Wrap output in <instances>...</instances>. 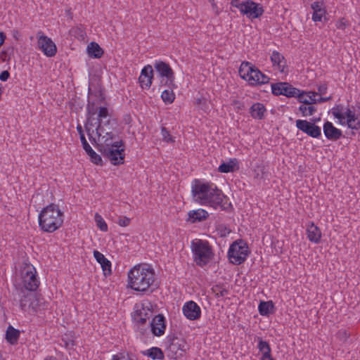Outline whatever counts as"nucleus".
<instances>
[{
	"label": "nucleus",
	"instance_id": "obj_17",
	"mask_svg": "<svg viewBox=\"0 0 360 360\" xmlns=\"http://www.w3.org/2000/svg\"><path fill=\"white\" fill-rule=\"evenodd\" d=\"M188 349L189 345L183 338H173L169 346V351L174 353L176 356H182Z\"/></svg>",
	"mask_w": 360,
	"mask_h": 360
},
{
	"label": "nucleus",
	"instance_id": "obj_39",
	"mask_svg": "<svg viewBox=\"0 0 360 360\" xmlns=\"http://www.w3.org/2000/svg\"><path fill=\"white\" fill-rule=\"evenodd\" d=\"M97 107L95 105V103L94 101H88V103L86 105V112H87V120L90 117V122H93V120H94V118L92 117L96 114L97 112Z\"/></svg>",
	"mask_w": 360,
	"mask_h": 360
},
{
	"label": "nucleus",
	"instance_id": "obj_12",
	"mask_svg": "<svg viewBox=\"0 0 360 360\" xmlns=\"http://www.w3.org/2000/svg\"><path fill=\"white\" fill-rule=\"evenodd\" d=\"M271 93L275 96H284L287 98H295L299 89L286 82H280L271 84Z\"/></svg>",
	"mask_w": 360,
	"mask_h": 360
},
{
	"label": "nucleus",
	"instance_id": "obj_14",
	"mask_svg": "<svg viewBox=\"0 0 360 360\" xmlns=\"http://www.w3.org/2000/svg\"><path fill=\"white\" fill-rule=\"evenodd\" d=\"M38 47L47 57H53L57 52V47L51 38L44 35L42 32L37 33Z\"/></svg>",
	"mask_w": 360,
	"mask_h": 360
},
{
	"label": "nucleus",
	"instance_id": "obj_31",
	"mask_svg": "<svg viewBox=\"0 0 360 360\" xmlns=\"http://www.w3.org/2000/svg\"><path fill=\"white\" fill-rule=\"evenodd\" d=\"M20 337V331L18 329L14 328L12 326H9L7 328L6 333V340L11 345L17 343Z\"/></svg>",
	"mask_w": 360,
	"mask_h": 360
},
{
	"label": "nucleus",
	"instance_id": "obj_26",
	"mask_svg": "<svg viewBox=\"0 0 360 360\" xmlns=\"http://www.w3.org/2000/svg\"><path fill=\"white\" fill-rule=\"evenodd\" d=\"M313 10L312 20L314 22H321L325 17L326 11L323 2L315 1L311 4Z\"/></svg>",
	"mask_w": 360,
	"mask_h": 360
},
{
	"label": "nucleus",
	"instance_id": "obj_8",
	"mask_svg": "<svg viewBox=\"0 0 360 360\" xmlns=\"http://www.w3.org/2000/svg\"><path fill=\"white\" fill-rule=\"evenodd\" d=\"M231 4L250 20L259 18L264 13L262 6L252 1L247 0L240 2L238 0H233Z\"/></svg>",
	"mask_w": 360,
	"mask_h": 360
},
{
	"label": "nucleus",
	"instance_id": "obj_13",
	"mask_svg": "<svg viewBox=\"0 0 360 360\" xmlns=\"http://www.w3.org/2000/svg\"><path fill=\"white\" fill-rule=\"evenodd\" d=\"M300 103L303 104L322 103L331 99V96H318V94L312 91H303L299 89L297 96L295 97Z\"/></svg>",
	"mask_w": 360,
	"mask_h": 360
},
{
	"label": "nucleus",
	"instance_id": "obj_49",
	"mask_svg": "<svg viewBox=\"0 0 360 360\" xmlns=\"http://www.w3.org/2000/svg\"><path fill=\"white\" fill-rule=\"evenodd\" d=\"M80 141L82 142V147L86 153L88 152H89L91 150H92V148L88 143L84 135H82V138H80Z\"/></svg>",
	"mask_w": 360,
	"mask_h": 360
},
{
	"label": "nucleus",
	"instance_id": "obj_11",
	"mask_svg": "<svg viewBox=\"0 0 360 360\" xmlns=\"http://www.w3.org/2000/svg\"><path fill=\"white\" fill-rule=\"evenodd\" d=\"M272 70L275 75L286 76L289 72V68L285 57L277 51H274L270 55Z\"/></svg>",
	"mask_w": 360,
	"mask_h": 360
},
{
	"label": "nucleus",
	"instance_id": "obj_5",
	"mask_svg": "<svg viewBox=\"0 0 360 360\" xmlns=\"http://www.w3.org/2000/svg\"><path fill=\"white\" fill-rule=\"evenodd\" d=\"M239 75L251 86H259L269 83V76L261 72L250 62H243L239 68Z\"/></svg>",
	"mask_w": 360,
	"mask_h": 360
},
{
	"label": "nucleus",
	"instance_id": "obj_25",
	"mask_svg": "<svg viewBox=\"0 0 360 360\" xmlns=\"http://www.w3.org/2000/svg\"><path fill=\"white\" fill-rule=\"evenodd\" d=\"M207 212L203 209H198L197 210H191L188 213V218L186 221L191 224L200 222L205 220L208 217Z\"/></svg>",
	"mask_w": 360,
	"mask_h": 360
},
{
	"label": "nucleus",
	"instance_id": "obj_45",
	"mask_svg": "<svg viewBox=\"0 0 360 360\" xmlns=\"http://www.w3.org/2000/svg\"><path fill=\"white\" fill-rule=\"evenodd\" d=\"M32 300L30 303V309H32L34 311H37L40 307V300L37 297L36 294L33 293V297L31 298Z\"/></svg>",
	"mask_w": 360,
	"mask_h": 360
},
{
	"label": "nucleus",
	"instance_id": "obj_24",
	"mask_svg": "<svg viewBox=\"0 0 360 360\" xmlns=\"http://www.w3.org/2000/svg\"><path fill=\"white\" fill-rule=\"evenodd\" d=\"M94 257L101 264L105 276H110L112 274L111 262L99 251H94Z\"/></svg>",
	"mask_w": 360,
	"mask_h": 360
},
{
	"label": "nucleus",
	"instance_id": "obj_47",
	"mask_svg": "<svg viewBox=\"0 0 360 360\" xmlns=\"http://www.w3.org/2000/svg\"><path fill=\"white\" fill-rule=\"evenodd\" d=\"M109 117L108 110L106 107H100L98 113V119L107 120Z\"/></svg>",
	"mask_w": 360,
	"mask_h": 360
},
{
	"label": "nucleus",
	"instance_id": "obj_51",
	"mask_svg": "<svg viewBox=\"0 0 360 360\" xmlns=\"http://www.w3.org/2000/svg\"><path fill=\"white\" fill-rule=\"evenodd\" d=\"M328 87L326 84H321L318 86V96H322L327 93Z\"/></svg>",
	"mask_w": 360,
	"mask_h": 360
},
{
	"label": "nucleus",
	"instance_id": "obj_3",
	"mask_svg": "<svg viewBox=\"0 0 360 360\" xmlns=\"http://www.w3.org/2000/svg\"><path fill=\"white\" fill-rule=\"evenodd\" d=\"M328 114L339 125L347 127L352 130L360 129V108L359 107L336 104L328 111Z\"/></svg>",
	"mask_w": 360,
	"mask_h": 360
},
{
	"label": "nucleus",
	"instance_id": "obj_29",
	"mask_svg": "<svg viewBox=\"0 0 360 360\" xmlns=\"http://www.w3.org/2000/svg\"><path fill=\"white\" fill-rule=\"evenodd\" d=\"M112 139L106 138V136H102L98 137L99 143H96V148L97 150L102 154L103 152V149L109 150L113 148V142Z\"/></svg>",
	"mask_w": 360,
	"mask_h": 360
},
{
	"label": "nucleus",
	"instance_id": "obj_23",
	"mask_svg": "<svg viewBox=\"0 0 360 360\" xmlns=\"http://www.w3.org/2000/svg\"><path fill=\"white\" fill-rule=\"evenodd\" d=\"M266 108L265 105L262 103H253L250 109L249 113L250 116L255 120H262L266 115Z\"/></svg>",
	"mask_w": 360,
	"mask_h": 360
},
{
	"label": "nucleus",
	"instance_id": "obj_34",
	"mask_svg": "<svg viewBox=\"0 0 360 360\" xmlns=\"http://www.w3.org/2000/svg\"><path fill=\"white\" fill-rule=\"evenodd\" d=\"M150 316L148 312L145 311V309L137 310L134 314V320L139 324H145Z\"/></svg>",
	"mask_w": 360,
	"mask_h": 360
},
{
	"label": "nucleus",
	"instance_id": "obj_6",
	"mask_svg": "<svg viewBox=\"0 0 360 360\" xmlns=\"http://www.w3.org/2000/svg\"><path fill=\"white\" fill-rule=\"evenodd\" d=\"M194 262L198 266H203L210 262L212 252L209 243L205 240H196L191 243Z\"/></svg>",
	"mask_w": 360,
	"mask_h": 360
},
{
	"label": "nucleus",
	"instance_id": "obj_35",
	"mask_svg": "<svg viewBox=\"0 0 360 360\" xmlns=\"http://www.w3.org/2000/svg\"><path fill=\"white\" fill-rule=\"evenodd\" d=\"M33 297V292H28L27 294L24 295L23 297L20 299V306L22 310L27 311L30 309V303L32 302L31 298Z\"/></svg>",
	"mask_w": 360,
	"mask_h": 360
},
{
	"label": "nucleus",
	"instance_id": "obj_57",
	"mask_svg": "<svg viewBox=\"0 0 360 360\" xmlns=\"http://www.w3.org/2000/svg\"><path fill=\"white\" fill-rule=\"evenodd\" d=\"M77 130L79 134V138H82V135H84L82 127L80 124L77 126Z\"/></svg>",
	"mask_w": 360,
	"mask_h": 360
},
{
	"label": "nucleus",
	"instance_id": "obj_28",
	"mask_svg": "<svg viewBox=\"0 0 360 360\" xmlns=\"http://www.w3.org/2000/svg\"><path fill=\"white\" fill-rule=\"evenodd\" d=\"M87 52L91 58H100L103 55L102 48L94 41L91 42L87 46Z\"/></svg>",
	"mask_w": 360,
	"mask_h": 360
},
{
	"label": "nucleus",
	"instance_id": "obj_10",
	"mask_svg": "<svg viewBox=\"0 0 360 360\" xmlns=\"http://www.w3.org/2000/svg\"><path fill=\"white\" fill-rule=\"evenodd\" d=\"M154 68L163 79L161 84L165 86H174V72L169 65L162 60H155Z\"/></svg>",
	"mask_w": 360,
	"mask_h": 360
},
{
	"label": "nucleus",
	"instance_id": "obj_37",
	"mask_svg": "<svg viewBox=\"0 0 360 360\" xmlns=\"http://www.w3.org/2000/svg\"><path fill=\"white\" fill-rule=\"evenodd\" d=\"M161 98L165 103L171 104L175 99V94L172 89H165L162 92Z\"/></svg>",
	"mask_w": 360,
	"mask_h": 360
},
{
	"label": "nucleus",
	"instance_id": "obj_48",
	"mask_svg": "<svg viewBox=\"0 0 360 360\" xmlns=\"http://www.w3.org/2000/svg\"><path fill=\"white\" fill-rule=\"evenodd\" d=\"M62 340L65 342L66 347H72L75 345V341L72 337L65 335L62 338Z\"/></svg>",
	"mask_w": 360,
	"mask_h": 360
},
{
	"label": "nucleus",
	"instance_id": "obj_42",
	"mask_svg": "<svg viewBox=\"0 0 360 360\" xmlns=\"http://www.w3.org/2000/svg\"><path fill=\"white\" fill-rule=\"evenodd\" d=\"M89 155L91 161L97 165H102L103 160L101 157L97 154L93 149L87 153Z\"/></svg>",
	"mask_w": 360,
	"mask_h": 360
},
{
	"label": "nucleus",
	"instance_id": "obj_38",
	"mask_svg": "<svg viewBox=\"0 0 360 360\" xmlns=\"http://www.w3.org/2000/svg\"><path fill=\"white\" fill-rule=\"evenodd\" d=\"M90 117L86 120V123L84 125L85 129L86 131L87 135L89 136V139L90 141L94 144L95 146H96V140L95 138L92 136V134L94 132V130L92 129V127H94V123L90 122Z\"/></svg>",
	"mask_w": 360,
	"mask_h": 360
},
{
	"label": "nucleus",
	"instance_id": "obj_40",
	"mask_svg": "<svg viewBox=\"0 0 360 360\" xmlns=\"http://www.w3.org/2000/svg\"><path fill=\"white\" fill-rule=\"evenodd\" d=\"M95 221L96 223V226L100 229L102 231H108V225L105 223V220L103 219V217L98 213H96L95 217Z\"/></svg>",
	"mask_w": 360,
	"mask_h": 360
},
{
	"label": "nucleus",
	"instance_id": "obj_36",
	"mask_svg": "<svg viewBox=\"0 0 360 360\" xmlns=\"http://www.w3.org/2000/svg\"><path fill=\"white\" fill-rule=\"evenodd\" d=\"M306 105L307 104L301 105L298 108L300 112L302 113V115L303 117H308L314 115V113L316 111V108L311 105V104L309 105Z\"/></svg>",
	"mask_w": 360,
	"mask_h": 360
},
{
	"label": "nucleus",
	"instance_id": "obj_41",
	"mask_svg": "<svg viewBox=\"0 0 360 360\" xmlns=\"http://www.w3.org/2000/svg\"><path fill=\"white\" fill-rule=\"evenodd\" d=\"M162 140L167 143H174L175 138L170 135L169 131L165 127H161Z\"/></svg>",
	"mask_w": 360,
	"mask_h": 360
},
{
	"label": "nucleus",
	"instance_id": "obj_4",
	"mask_svg": "<svg viewBox=\"0 0 360 360\" xmlns=\"http://www.w3.org/2000/svg\"><path fill=\"white\" fill-rule=\"evenodd\" d=\"M38 221L41 231L53 233L62 226L64 214L58 205L51 203L41 210L39 214Z\"/></svg>",
	"mask_w": 360,
	"mask_h": 360
},
{
	"label": "nucleus",
	"instance_id": "obj_56",
	"mask_svg": "<svg viewBox=\"0 0 360 360\" xmlns=\"http://www.w3.org/2000/svg\"><path fill=\"white\" fill-rule=\"evenodd\" d=\"M218 170H219V172H220L221 173H225V162L224 161H222V162L221 163V165H219V167L218 168Z\"/></svg>",
	"mask_w": 360,
	"mask_h": 360
},
{
	"label": "nucleus",
	"instance_id": "obj_18",
	"mask_svg": "<svg viewBox=\"0 0 360 360\" xmlns=\"http://www.w3.org/2000/svg\"><path fill=\"white\" fill-rule=\"evenodd\" d=\"M183 313L189 320H196L200 317V307L193 301H188L183 306Z\"/></svg>",
	"mask_w": 360,
	"mask_h": 360
},
{
	"label": "nucleus",
	"instance_id": "obj_2",
	"mask_svg": "<svg viewBox=\"0 0 360 360\" xmlns=\"http://www.w3.org/2000/svg\"><path fill=\"white\" fill-rule=\"evenodd\" d=\"M128 285L135 291L145 292L148 290L153 292L158 288L155 274L148 264H139L128 272Z\"/></svg>",
	"mask_w": 360,
	"mask_h": 360
},
{
	"label": "nucleus",
	"instance_id": "obj_53",
	"mask_svg": "<svg viewBox=\"0 0 360 360\" xmlns=\"http://www.w3.org/2000/svg\"><path fill=\"white\" fill-rule=\"evenodd\" d=\"M102 136H106V138L112 139L115 138V135L112 133V129H109V131H104L102 132Z\"/></svg>",
	"mask_w": 360,
	"mask_h": 360
},
{
	"label": "nucleus",
	"instance_id": "obj_55",
	"mask_svg": "<svg viewBox=\"0 0 360 360\" xmlns=\"http://www.w3.org/2000/svg\"><path fill=\"white\" fill-rule=\"evenodd\" d=\"M112 360H132L124 356H118L117 355H113Z\"/></svg>",
	"mask_w": 360,
	"mask_h": 360
},
{
	"label": "nucleus",
	"instance_id": "obj_19",
	"mask_svg": "<svg viewBox=\"0 0 360 360\" xmlns=\"http://www.w3.org/2000/svg\"><path fill=\"white\" fill-rule=\"evenodd\" d=\"M152 333L155 336H161L166 328V319L165 316L159 314L156 315L150 323Z\"/></svg>",
	"mask_w": 360,
	"mask_h": 360
},
{
	"label": "nucleus",
	"instance_id": "obj_50",
	"mask_svg": "<svg viewBox=\"0 0 360 360\" xmlns=\"http://www.w3.org/2000/svg\"><path fill=\"white\" fill-rule=\"evenodd\" d=\"M131 219L127 217H120L118 224L121 226H127L129 224Z\"/></svg>",
	"mask_w": 360,
	"mask_h": 360
},
{
	"label": "nucleus",
	"instance_id": "obj_33",
	"mask_svg": "<svg viewBox=\"0 0 360 360\" xmlns=\"http://www.w3.org/2000/svg\"><path fill=\"white\" fill-rule=\"evenodd\" d=\"M257 348L259 351L262 353L261 358L268 359L269 358L270 356H271V349L269 344L266 341L262 340V339H259Z\"/></svg>",
	"mask_w": 360,
	"mask_h": 360
},
{
	"label": "nucleus",
	"instance_id": "obj_46",
	"mask_svg": "<svg viewBox=\"0 0 360 360\" xmlns=\"http://www.w3.org/2000/svg\"><path fill=\"white\" fill-rule=\"evenodd\" d=\"M212 291L215 294V295L218 297L223 298L224 295L225 288L223 286L219 285H216L212 288Z\"/></svg>",
	"mask_w": 360,
	"mask_h": 360
},
{
	"label": "nucleus",
	"instance_id": "obj_52",
	"mask_svg": "<svg viewBox=\"0 0 360 360\" xmlns=\"http://www.w3.org/2000/svg\"><path fill=\"white\" fill-rule=\"evenodd\" d=\"M10 77V72L8 70H4L0 74V80L6 82Z\"/></svg>",
	"mask_w": 360,
	"mask_h": 360
},
{
	"label": "nucleus",
	"instance_id": "obj_27",
	"mask_svg": "<svg viewBox=\"0 0 360 360\" xmlns=\"http://www.w3.org/2000/svg\"><path fill=\"white\" fill-rule=\"evenodd\" d=\"M111 120L108 118L107 120L97 119L94 126L97 124L96 128V134L98 137H101L102 132L104 131H109V129H113L112 127L110 126Z\"/></svg>",
	"mask_w": 360,
	"mask_h": 360
},
{
	"label": "nucleus",
	"instance_id": "obj_54",
	"mask_svg": "<svg viewBox=\"0 0 360 360\" xmlns=\"http://www.w3.org/2000/svg\"><path fill=\"white\" fill-rule=\"evenodd\" d=\"M114 148H120L122 146H124V142L122 140L119 141H115L112 143Z\"/></svg>",
	"mask_w": 360,
	"mask_h": 360
},
{
	"label": "nucleus",
	"instance_id": "obj_22",
	"mask_svg": "<svg viewBox=\"0 0 360 360\" xmlns=\"http://www.w3.org/2000/svg\"><path fill=\"white\" fill-rule=\"evenodd\" d=\"M306 231L307 238L310 242L316 244L320 242L322 236L321 231L314 222L309 221L307 223Z\"/></svg>",
	"mask_w": 360,
	"mask_h": 360
},
{
	"label": "nucleus",
	"instance_id": "obj_20",
	"mask_svg": "<svg viewBox=\"0 0 360 360\" xmlns=\"http://www.w3.org/2000/svg\"><path fill=\"white\" fill-rule=\"evenodd\" d=\"M153 79V70L150 65H146L141 70L139 82L143 89H149Z\"/></svg>",
	"mask_w": 360,
	"mask_h": 360
},
{
	"label": "nucleus",
	"instance_id": "obj_58",
	"mask_svg": "<svg viewBox=\"0 0 360 360\" xmlns=\"http://www.w3.org/2000/svg\"><path fill=\"white\" fill-rule=\"evenodd\" d=\"M6 35L3 32H0V46L4 44Z\"/></svg>",
	"mask_w": 360,
	"mask_h": 360
},
{
	"label": "nucleus",
	"instance_id": "obj_9",
	"mask_svg": "<svg viewBox=\"0 0 360 360\" xmlns=\"http://www.w3.org/2000/svg\"><path fill=\"white\" fill-rule=\"evenodd\" d=\"M22 278L24 286L29 292L35 291L39 285V281L37 278V271L32 265L25 264L22 270Z\"/></svg>",
	"mask_w": 360,
	"mask_h": 360
},
{
	"label": "nucleus",
	"instance_id": "obj_1",
	"mask_svg": "<svg viewBox=\"0 0 360 360\" xmlns=\"http://www.w3.org/2000/svg\"><path fill=\"white\" fill-rule=\"evenodd\" d=\"M191 193L193 201L200 205H207L224 210L223 202L224 195L221 191L210 182L195 179L191 184Z\"/></svg>",
	"mask_w": 360,
	"mask_h": 360
},
{
	"label": "nucleus",
	"instance_id": "obj_30",
	"mask_svg": "<svg viewBox=\"0 0 360 360\" xmlns=\"http://www.w3.org/2000/svg\"><path fill=\"white\" fill-rule=\"evenodd\" d=\"M142 354L145 356H148L153 360H163L165 358L162 350L157 347H153L149 349L143 351Z\"/></svg>",
	"mask_w": 360,
	"mask_h": 360
},
{
	"label": "nucleus",
	"instance_id": "obj_44",
	"mask_svg": "<svg viewBox=\"0 0 360 360\" xmlns=\"http://www.w3.org/2000/svg\"><path fill=\"white\" fill-rule=\"evenodd\" d=\"M238 162L236 160V159H230L228 162H226V173L234 172L238 169Z\"/></svg>",
	"mask_w": 360,
	"mask_h": 360
},
{
	"label": "nucleus",
	"instance_id": "obj_16",
	"mask_svg": "<svg viewBox=\"0 0 360 360\" xmlns=\"http://www.w3.org/2000/svg\"><path fill=\"white\" fill-rule=\"evenodd\" d=\"M104 153L102 155L108 158L110 162L114 165H119L123 164L124 162L125 153L124 148H112L109 150H103Z\"/></svg>",
	"mask_w": 360,
	"mask_h": 360
},
{
	"label": "nucleus",
	"instance_id": "obj_43",
	"mask_svg": "<svg viewBox=\"0 0 360 360\" xmlns=\"http://www.w3.org/2000/svg\"><path fill=\"white\" fill-rule=\"evenodd\" d=\"M349 25V22L345 18H340L335 21V27L338 30H345Z\"/></svg>",
	"mask_w": 360,
	"mask_h": 360
},
{
	"label": "nucleus",
	"instance_id": "obj_21",
	"mask_svg": "<svg viewBox=\"0 0 360 360\" xmlns=\"http://www.w3.org/2000/svg\"><path fill=\"white\" fill-rule=\"evenodd\" d=\"M323 131L326 138L330 141H336L342 135V130L335 127L333 124L329 121L324 122Z\"/></svg>",
	"mask_w": 360,
	"mask_h": 360
},
{
	"label": "nucleus",
	"instance_id": "obj_15",
	"mask_svg": "<svg viewBox=\"0 0 360 360\" xmlns=\"http://www.w3.org/2000/svg\"><path fill=\"white\" fill-rule=\"evenodd\" d=\"M295 125L299 130L311 137L318 139L321 136V128L314 123L305 120H297Z\"/></svg>",
	"mask_w": 360,
	"mask_h": 360
},
{
	"label": "nucleus",
	"instance_id": "obj_32",
	"mask_svg": "<svg viewBox=\"0 0 360 360\" xmlns=\"http://www.w3.org/2000/svg\"><path fill=\"white\" fill-rule=\"evenodd\" d=\"M274 305L272 301H261L258 305V311L260 315L266 316L273 312Z\"/></svg>",
	"mask_w": 360,
	"mask_h": 360
},
{
	"label": "nucleus",
	"instance_id": "obj_60",
	"mask_svg": "<svg viewBox=\"0 0 360 360\" xmlns=\"http://www.w3.org/2000/svg\"><path fill=\"white\" fill-rule=\"evenodd\" d=\"M210 2L212 1V0H209Z\"/></svg>",
	"mask_w": 360,
	"mask_h": 360
},
{
	"label": "nucleus",
	"instance_id": "obj_59",
	"mask_svg": "<svg viewBox=\"0 0 360 360\" xmlns=\"http://www.w3.org/2000/svg\"><path fill=\"white\" fill-rule=\"evenodd\" d=\"M44 360H57V359L54 356H48Z\"/></svg>",
	"mask_w": 360,
	"mask_h": 360
},
{
	"label": "nucleus",
	"instance_id": "obj_7",
	"mask_svg": "<svg viewBox=\"0 0 360 360\" xmlns=\"http://www.w3.org/2000/svg\"><path fill=\"white\" fill-rule=\"evenodd\" d=\"M250 252L248 243L243 240H237L229 246L228 258L231 264L239 265L246 260Z\"/></svg>",
	"mask_w": 360,
	"mask_h": 360
}]
</instances>
